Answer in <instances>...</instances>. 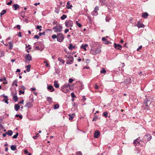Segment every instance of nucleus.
Returning <instances> with one entry per match:
<instances>
[{
	"instance_id": "f257e3e1",
	"label": "nucleus",
	"mask_w": 155,
	"mask_h": 155,
	"mask_svg": "<svg viewBox=\"0 0 155 155\" xmlns=\"http://www.w3.org/2000/svg\"><path fill=\"white\" fill-rule=\"evenodd\" d=\"M150 104V98H146L144 100L143 105L141 107L143 109L149 110L150 108L148 104Z\"/></svg>"
},
{
	"instance_id": "f03ea898",
	"label": "nucleus",
	"mask_w": 155,
	"mask_h": 155,
	"mask_svg": "<svg viewBox=\"0 0 155 155\" xmlns=\"http://www.w3.org/2000/svg\"><path fill=\"white\" fill-rule=\"evenodd\" d=\"M131 78L130 77H126L124 78V81L123 82H121L120 84H124L126 85H129L131 84Z\"/></svg>"
},
{
	"instance_id": "7ed1b4c3",
	"label": "nucleus",
	"mask_w": 155,
	"mask_h": 155,
	"mask_svg": "<svg viewBox=\"0 0 155 155\" xmlns=\"http://www.w3.org/2000/svg\"><path fill=\"white\" fill-rule=\"evenodd\" d=\"M101 52V50L99 48H91L90 50V53L92 55H96L99 53Z\"/></svg>"
},
{
	"instance_id": "20e7f679",
	"label": "nucleus",
	"mask_w": 155,
	"mask_h": 155,
	"mask_svg": "<svg viewBox=\"0 0 155 155\" xmlns=\"http://www.w3.org/2000/svg\"><path fill=\"white\" fill-rule=\"evenodd\" d=\"M64 37L62 34L61 33H58L57 41L58 42H61L64 40Z\"/></svg>"
},
{
	"instance_id": "39448f33",
	"label": "nucleus",
	"mask_w": 155,
	"mask_h": 155,
	"mask_svg": "<svg viewBox=\"0 0 155 155\" xmlns=\"http://www.w3.org/2000/svg\"><path fill=\"white\" fill-rule=\"evenodd\" d=\"M73 60L74 59L73 57L72 56L70 55L68 56L67 58L66 63L68 64H72L73 63Z\"/></svg>"
},
{
	"instance_id": "423d86ee",
	"label": "nucleus",
	"mask_w": 155,
	"mask_h": 155,
	"mask_svg": "<svg viewBox=\"0 0 155 155\" xmlns=\"http://www.w3.org/2000/svg\"><path fill=\"white\" fill-rule=\"evenodd\" d=\"M152 138V136L150 134H146L144 137V139L145 140H143V141L144 142H145L149 141L151 140Z\"/></svg>"
},
{
	"instance_id": "0eeeda50",
	"label": "nucleus",
	"mask_w": 155,
	"mask_h": 155,
	"mask_svg": "<svg viewBox=\"0 0 155 155\" xmlns=\"http://www.w3.org/2000/svg\"><path fill=\"white\" fill-rule=\"evenodd\" d=\"M25 62L28 63H29L30 62V61L32 60V57L29 54H27L25 56Z\"/></svg>"
},
{
	"instance_id": "6e6552de",
	"label": "nucleus",
	"mask_w": 155,
	"mask_h": 155,
	"mask_svg": "<svg viewBox=\"0 0 155 155\" xmlns=\"http://www.w3.org/2000/svg\"><path fill=\"white\" fill-rule=\"evenodd\" d=\"M73 24V22L70 20H68L65 22V25L67 28L71 27Z\"/></svg>"
},
{
	"instance_id": "1a4fd4ad",
	"label": "nucleus",
	"mask_w": 155,
	"mask_h": 155,
	"mask_svg": "<svg viewBox=\"0 0 155 155\" xmlns=\"http://www.w3.org/2000/svg\"><path fill=\"white\" fill-rule=\"evenodd\" d=\"M139 138H137L134 141V143L135 146H137L140 144V141L139 140Z\"/></svg>"
},
{
	"instance_id": "9d476101",
	"label": "nucleus",
	"mask_w": 155,
	"mask_h": 155,
	"mask_svg": "<svg viewBox=\"0 0 155 155\" xmlns=\"http://www.w3.org/2000/svg\"><path fill=\"white\" fill-rule=\"evenodd\" d=\"M114 47L116 49L121 50L122 48L121 45L119 44H117L116 43L114 44Z\"/></svg>"
},
{
	"instance_id": "9b49d317",
	"label": "nucleus",
	"mask_w": 155,
	"mask_h": 155,
	"mask_svg": "<svg viewBox=\"0 0 155 155\" xmlns=\"http://www.w3.org/2000/svg\"><path fill=\"white\" fill-rule=\"evenodd\" d=\"M100 133L98 130H96L94 133V137L95 138H98L99 137Z\"/></svg>"
},
{
	"instance_id": "f8f14e48",
	"label": "nucleus",
	"mask_w": 155,
	"mask_h": 155,
	"mask_svg": "<svg viewBox=\"0 0 155 155\" xmlns=\"http://www.w3.org/2000/svg\"><path fill=\"white\" fill-rule=\"evenodd\" d=\"M136 25L138 28H144L145 26V25L140 22V21H138Z\"/></svg>"
},
{
	"instance_id": "ddd939ff",
	"label": "nucleus",
	"mask_w": 155,
	"mask_h": 155,
	"mask_svg": "<svg viewBox=\"0 0 155 155\" xmlns=\"http://www.w3.org/2000/svg\"><path fill=\"white\" fill-rule=\"evenodd\" d=\"M33 105L30 102H27L25 107H28V108H31L33 107Z\"/></svg>"
},
{
	"instance_id": "4468645a",
	"label": "nucleus",
	"mask_w": 155,
	"mask_h": 155,
	"mask_svg": "<svg viewBox=\"0 0 155 155\" xmlns=\"http://www.w3.org/2000/svg\"><path fill=\"white\" fill-rule=\"evenodd\" d=\"M47 88L48 90L51 92H53L54 90L53 86L52 85L48 86Z\"/></svg>"
},
{
	"instance_id": "2eb2a0df",
	"label": "nucleus",
	"mask_w": 155,
	"mask_h": 155,
	"mask_svg": "<svg viewBox=\"0 0 155 155\" xmlns=\"http://www.w3.org/2000/svg\"><path fill=\"white\" fill-rule=\"evenodd\" d=\"M17 92H15L14 94V95L13 97V100L15 102H16L18 100V97L17 96Z\"/></svg>"
},
{
	"instance_id": "dca6fc26",
	"label": "nucleus",
	"mask_w": 155,
	"mask_h": 155,
	"mask_svg": "<svg viewBox=\"0 0 155 155\" xmlns=\"http://www.w3.org/2000/svg\"><path fill=\"white\" fill-rule=\"evenodd\" d=\"M148 15V14L146 12L143 13L141 15L142 17L145 18H147Z\"/></svg>"
},
{
	"instance_id": "f3484780",
	"label": "nucleus",
	"mask_w": 155,
	"mask_h": 155,
	"mask_svg": "<svg viewBox=\"0 0 155 155\" xmlns=\"http://www.w3.org/2000/svg\"><path fill=\"white\" fill-rule=\"evenodd\" d=\"M54 86L56 88H58L59 87V85L58 83V81H54Z\"/></svg>"
},
{
	"instance_id": "a211bd4d",
	"label": "nucleus",
	"mask_w": 155,
	"mask_h": 155,
	"mask_svg": "<svg viewBox=\"0 0 155 155\" xmlns=\"http://www.w3.org/2000/svg\"><path fill=\"white\" fill-rule=\"evenodd\" d=\"M47 101L48 102L49 104H51L52 103V99L50 97H47Z\"/></svg>"
},
{
	"instance_id": "6ab92c4d",
	"label": "nucleus",
	"mask_w": 155,
	"mask_h": 155,
	"mask_svg": "<svg viewBox=\"0 0 155 155\" xmlns=\"http://www.w3.org/2000/svg\"><path fill=\"white\" fill-rule=\"evenodd\" d=\"M75 46L71 44H70L69 46H68L69 49L71 50H72L73 49L75 48Z\"/></svg>"
},
{
	"instance_id": "aec40b11",
	"label": "nucleus",
	"mask_w": 155,
	"mask_h": 155,
	"mask_svg": "<svg viewBox=\"0 0 155 155\" xmlns=\"http://www.w3.org/2000/svg\"><path fill=\"white\" fill-rule=\"evenodd\" d=\"M1 96L4 98V99L2 100V101L4 102L5 101H8V97L7 96H5L4 94L2 95Z\"/></svg>"
},
{
	"instance_id": "412c9836",
	"label": "nucleus",
	"mask_w": 155,
	"mask_h": 155,
	"mask_svg": "<svg viewBox=\"0 0 155 155\" xmlns=\"http://www.w3.org/2000/svg\"><path fill=\"white\" fill-rule=\"evenodd\" d=\"M88 45L86 44H85L84 45H82L81 47V48L83 49L84 51H86L87 50L86 47H87Z\"/></svg>"
},
{
	"instance_id": "4be33fe9",
	"label": "nucleus",
	"mask_w": 155,
	"mask_h": 155,
	"mask_svg": "<svg viewBox=\"0 0 155 155\" xmlns=\"http://www.w3.org/2000/svg\"><path fill=\"white\" fill-rule=\"evenodd\" d=\"M12 7L14 8L15 10H16L17 9L19 8V6L17 4H14L12 5Z\"/></svg>"
},
{
	"instance_id": "5701e85b",
	"label": "nucleus",
	"mask_w": 155,
	"mask_h": 155,
	"mask_svg": "<svg viewBox=\"0 0 155 155\" xmlns=\"http://www.w3.org/2000/svg\"><path fill=\"white\" fill-rule=\"evenodd\" d=\"M20 106L18 104H16L15 105V110L16 111H18V110L20 109Z\"/></svg>"
},
{
	"instance_id": "b1692460",
	"label": "nucleus",
	"mask_w": 155,
	"mask_h": 155,
	"mask_svg": "<svg viewBox=\"0 0 155 155\" xmlns=\"http://www.w3.org/2000/svg\"><path fill=\"white\" fill-rule=\"evenodd\" d=\"M67 5H66V8L68 9H71L72 7V5H70L69 2H68L67 3Z\"/></svg>"
},
{
	"instance_id": "393cba45",
	"label": "nucleus",
	"mask_w": 155,
	"mask_h": 155,
	"mask_svg": "<svg viewBox=\"0 0 155 155\" xmlns=\"http://www.w3.org/2000/svg\"><path fill=\"white\" fill-rule=\"evenodd\" d=\"M13 42L12 41H11L9 42V49L10 50H11L12 49L13 46Z\"/></svg>"
},
{
	"instance_id": "a878e982",
	"label": "nucleus",
	"mask_w": 155,
	"mask_h": 155,
	"mask_svg": "<svg viewBox=\"0 0 155 155\" xmlns=\"http://www.w3.org/2000/svg\"><path fill=\"white\" fill-rule=\"evenodd\" d=\"M100 2L101 3V5H106V3L105 0H99Z\"/></svg>"
},
{
	"instance_id": "bb28decb",
	"label": "nucleus",
	"mask_w": 155,
	"mask_h": 155,
	"mask_svg": "<svg viewBox=\"0 0 155 155\" xmlns=\"http://www.w3.org/2000/svg\"><path fill=\"white\" fill-rule=\"evenodd\" d=\"M7 134L9 136H11L13 134V131L11 130H8L7 132Z\"/></svg>"
},
{
	"instance_id": "cd10ccee",
	"label": "nucleus",
	"mask_w": 155,
	"mask_h": 155,
	"mask_svg": "<svg viewBox=\"0 0 155 155\" xmlns=\"http://www.w3.org/2000/svg\"><path fill=\"white\" fill-rule=\"evenodd\" d=\"M68 116H69V120H72L73 118L75 116V114H69Z\"/></svg>"
},
{
	"instance_id": "c85d7f7f",
	"label": "nucleus",
	"mask_w": 155,
	"mask_h": 155,
	"mask_svg": "<svg viewBox=\"0 0 155 155\" xmlns=\"http://www.w3.org/2000/svg\"><path fill=\"white\" fill-rule=\"evenodd\" d=\"M65 88H67L69 87V88L71 90V86H70L69 84L68 83H65L63 86Z\"/></svg>"
},
{
	"instance_id": "c756f323",
	"label": "nucleus",
	"mask_w": 155,
	"mask_h": 155,
	"mask_svg": "<svg viewBox=\"0 0 155 155\" xmlns=\"http://www.w3.org/2000/svg\"><path fill=\"white\" fill-rule=\"evenodd\" d=\"M10 148L12 150L15 151L16 149V147L15 145H12L11 146Z\"/></svg>"
},
{
	"instance_id": "7c9ffc66",
	"label": "nucleus",
	"mask_w": 155,
	"mask_h": 155,
	"mask_svg": "<svg viewBox=\"0 0 155 155\" xmlns=\"http://www.w3.org/2000/svg\"><path fill=\"white\" fill-rule=\"evenodd\" d=\"M18 82V81L17 79L15 80H14L12 84V85L13 86V85H15L16 86H17L18 85L17 84V83Z\"/></svg>"
},
{
	"instance_id": "2f4dec72",
	"label": "nucleus",
	"mask_w": 155,
	"mask_h": 155,
	"mask_svg": "<svg viewBox=\"0 0 155 155\" xmlns=\"http://www.w3.org/2000/svg\"><path fill=\"white\" fill-rule=\"evenodd\" d=\"M57 26V27L56 26L53 27V29H61L62 28V27L60 25H58Z\"/></svg>"
},
{
	"instance_id": "473e14b6",
	"label": "nucleus",
	"mask_w": 155,
	"mask_h": 155,
	"mask_svg": "<svg viewBox=\"0 0 155 155\" xmlns=\"http://www.w3.org/2000/svg\"><path fill=\"white\" fill-rule=\"evenodd\" d=\"M58 60L60 62H61L62 64H64L65 63V61L61 58H58Z\"/></svg>"
},
{
	"instance_id": "72a5a7b5",
	"label": "nucleus",
	"mask_w": 155,
	"mask_h": 155,
	"mask_svg": "<svg viewBox=\"0 0 155 155\" xmlns=\"http://www.w3.org/2000/svg\"><path fill=\"white\" fill-rule=\"evenodd\" d=\"M108 113L107 112H104L103 114V116L106 118L108 117Z\"/></svg>"
},
{
	"instance_id": "f704fd0d",
	"label": "nucleus",
	"mask_w": 155,
	"mask_h": 155,
	"mask_svg": "<svg viewBox=\"0 0 155 155\" xmlns=\"http://www.w3.org/2000/svg\"><path fill=\"white\" fill-rule=\"evenodd\" d=\"M98 12H97V11H93L92 12V14L93 15H98Z\"/></svg>"
},
{
	"instance_id": "c9c22d12",
	"label": "nucleus",
	"mask_w": 155,
	"mask_h": 155,
	"mask_svg": "<svg viewBox=\"0 0 155 155\" xmlns=\"http://www.w3.org/2000/svg\"><path fill=\"white\" fill-rule=\"evenodd\" d=\"M94 117L92 120L93 121H96L97 120L96 117H98V116H97L96 115V113H94Z\"/></svg>"
},
{
	"instance_id": "e433bc0d",
	"label": "nucleus",
	"mask_w": 155,
	"mask_h": 155,
	"mask_svg": "<svg viewBox=\"0 0 155 155\" xmlns=\"http://www.w3.org/2000/svg\"><path fill=\"white\" fill-rule=\"evenodd\" d=\"M6 11H7L6 9L3 10L0 13L1 16L4 15L6 13Z\"/></svg>"
},
{
	"instance_id": "4c0bfd02",
	"label": "nucleus",
	"mask_w": 155,
	"mask_h": 155,
	"mask_svg": "<svg viewBox=\"0 0 155 155\" xmlns=\"http://www.w3.org/2000/svg\"><path fill=\"white\" fill-rule=\"evenodd\" d=\"M40 136V135L38 133H37L36 134V135L35 136H34L33 137V138L34 139H37L38 137Z\"/></svg>"
},
{
	"instance_id": "58836bf2",
	"label": "nucleus",
	"mask_w": 155,
	"mask_h": 155,
	"mask_svg": "<svg viewBox=\"0 0 155 155\" xmlns=\"http://www.w3.org/2000/svg\"><path fill=\"white\" fill-rule=\"evenodd\" d=\"M67 15H63L61 17V19L64 20L67 18Z\"/></svg>"
},
{
	"instance_id": "ea45409f",
	"label": "nucleus",
	"mask_w": 155,
	"mask_h": 155,
	"mask_svg": "<svg viewBox=\"0 0 155 155\" xmlns=\"http://www.w3.org/2000/svg\"><path fill=\"white\" fill-rule=\"evenodd\" d=\"M104 43L106 45H108V44H111V42L107 40L104 42Z\"/></svg>"
},
{
	"instance_id": "a19ab883",
	"label": "nucleus",
	"mask_w": 155,
	"mask_h": 155,
	"mask_svg": "<svg viewBox=\"0 0 155 155\" xmlns=\"http://www.w3.org/2000/svg\"><path fill=\"white\" fill-rule=\"evenodd\" d=\"M18 133H17L15 135H14L12 137V138L13 139H16V138H17V137H18Z\"/></svg>"
},
{
	"instance_id": "79ce46f5",
	"label": "nucleus",
	"mask_w": 155,
	"mask_h": 155,
	"mask_svg": "<svg viewBox=\"0 0 155 155\" xmlns=\"http://www.w3.org/2000/svg\"><path fill=\"white\" fill-rule=\"evenodd\" d=\"M25 12H20V15L22 17H24L25 16Z\"/></svg>"
},
{
	"instance_id": "37998d69",
	"label": "nucleus",
	"mask_w": 155,
	"mask_h": 155,
	"mask_svg": "<svg viewBox=\"0 0 155 155\" xmlns=\"http://www.w3.org/2000/svg\"><path fill=\"white\" fill-rule=\"evenodd\" d=\"M58 34L57 35H54L52 36V38L53 39H54L56 38H57Z\"/></svg>"
},
{
	"instance_id": "c03bdc74",
	"label": "nucleus",
	"mask_w": 155,
	"mask_h": 155,
	"mask_svg": "<svg viewBox=\"0 0 155 155\" xmlns=\"http://www.w3.org/2000/svg\"><path fill=\"white\" fill-rule=\"evenodd\" d=\"M76 24L79 28H81L82 26L77 21H76Z\"/></svg>"
},
{
	"instance_id": "a18cd8bd",
	"label": "nucleus",
	"mask_w": 155,
	"mask_h": 155,
	"mask_svg": "<svg viewBox=\"0 0 155 155\" xmlns=\"http://www.w3.org/2000/svg\"><path fill=\"white\" fill-rule=\"evenodd\" d=\"M59 107V105L58 104H56L54 105V109H57Z\"/></svg>"
},
{
	"instance_id": "49530a36",
	"label": "nucleus",
	"mask_w": 155,
	"mask_h": 155,
	"mask_svg": "<svg viewBox=\"0 0 155 155\" xmlns=\"http://www.w3.org/2000/svg\"><path fill=\"white\" fill-rule=\"evenodd\" d=\"M15 117H19V118L20 119H22V116L21 115H20L19 114H16L15 115Z\"/></svg>"
},
{
	"instance_id": "de8ad7c7",
	"label": "nucleus",
	"mask_w": 155,
	"mask_h": 155,
	"mask_svg": "<svg viewBox=\"0 0 155 155\" xmlns=\"http://www.w3.org/2000/svg\"><path fill=\"white\" fill-rule=\"evenodd\" d=\"M71 96L72 98H74L76 97V96L74 95V93L73 92H72L71 93Z\"/></svg>"
},
{
	"instance_id": "09e8293b",
	"label": "nucleus",
	"mask_w": 155,
	"mask_h": 155,
	"mask_svg": "<svg viewBox=\"0 0 155 155\" xmlns=\"http://www.w3.org/2000/svg\"><path fill=\"white\" fill-rule=\"evenodd\" d=\"M106 72V70L104 68H102V70L101 71V73H104Z\"/></svg>"
},
{
	"instance_id": "8fccbe9b",
	"label": "nucleus",
	"mask_w": 155,
	"mask_h": 155,
	"mask_svg": "<svg viewBox=\"0 0 155 155\" xmlns=\"http://www.w3.org/2000/svg\"><path fill=\"white\" fill-rule=\"evenodd\" d=\"M19 94L20 95L21 94H24V93H25V91H22L21 90H20L19 91Z\"/></svg>"
},
{
	"instance_id": "3c124183",
	"label": "nucleus",
	"mask_w": 155,
	"mask_h": 155,
	"mask_svg": "<svg viewBox=\"0 0 155 155\" xmlns=\"http://www.w3.org/2000/svg\"><path fill=\"white\" fill-rule=\"evenodd\" d=\"M55 73L56 74H59L60 73V71L58 69H56Z\"/></svg>"
},
{
	"instance_id": "603ef678",
	"label": "nucleus",
	"mask_w": 155,
	"mask_h": 155,
	"mask_svg": "<svg viewBox=\"0 0 155 155\" xmlns=\"http://www.w3.org/2000/svg\"><path fill=\"white\" fill-rule=\"evenodd\" d=\"M12 1L11 0L10 1V2H8L6 4L8 5H10L12 4Z\"/></svg>"
},
{
	"instance_id": "864d4df0",
	"label": "nucleus",
	"mask_w": 155,
	"mask_h": 155,
	"mask_svg": "<svg viewBox=\"0 0 155 155\" xmlns=\"http://www.w3.org/2000/svg\"><path fill=\"white\" fill-rule=\"evenodd\" d=\"M76 155H82V153L80 151H78L76 153Z\"/></svg>"
},
{
	"instance_id": "5fc2aeb1",
	"label": "nucleus",
	"mask_w": 155,
	"mask_h": 155,
	"mask_svg": "<svg viewBox=\"0 0 155 155\" xmlns=\"http://www.w3.org/2000/svg\"><path fill=\"white\" fill-rule=\"evenodd\" d=\"M6 81V78L5 77H4L3 79H2V78L0 79V81Z\"/></svg>"
},
{
	"instance_id": "6e6d98bb",
	"label": "nucleus",
	"mask_w": 155,
	"mask_h": 155,
	"mask_svg": "<svg viewBox=\"0 0 155 155\" xmlns=\"http://www.w3.org/2000/svg\"><path fill=\"white\" fill-rule=\"evenodd\" d=\"M45 35V32H43L42 33L41 32H39V36H41L42 35Z\"/></svg>"
},
{
	"instance_id": "4d7b16f0",
	"label": "nucleus",
	"mask_w": 155,
	"mask_h": 155,
	"mask_svg": "<svg viewBox=\"0 0 155 155\" xmlns=\"http://www.w3.org/2000/svg\"><path fill=\"white\" fill-rule=\"evenodd\" d=\"M98 10H99L98 6H96L94 8V11H97Z\"/></svg>"
},
{
	"instance_id": "13d9d810",
	"label": "nucleus",
	"mask_w": 155,
	"mask_h": 155,
	"mask_svg": "<svg viewBox=\"0 0 155 155\" xmlns=\"http://www.w3.org/2000/svg\"><path fill=\"white\" fill-rule=\"evenodd\" d=\"M18 35L20 37H22V36L21 35V32H18Z\"/></svg>"
},
{
	"instance_id": "bf43d9fd",
	"label": "nucleus",
	"mask_w": 155,
	"mask_h": 155,
	"mask_svg": "<svg viewBox=\"0 0 155 155\" xmlns=\"http://www.w3.org/2000/svg\"><path fill=\"white\" fill-rule=\"evenodd\" d=\"M34 101V100L33 98H30V101L29 102L32 103Z\"/></svg>"
},
{
	"instance_id": "052dcab7",
	"label": "nucleus",
	"mask_w": 155,
	"mask_h": 155,
	"mask_svg": "<svg viewBox=\"0 0 155 155\" xmlns=\"http://www.w3.org/2000/svg\"><path fill=\"white\" fill-rule=\"evenodd\" d=\"M74 81V80L72 78H70L69 80V82L70 83H71Z\"/></svg>"
},
{
	"instance_id": "680f3d73",
	"label": "nucleus",
	"mask_w": 155,
	"mask_h": 155,
	"mask_svg": "<svg viewBox=\"0 0 155 155\" xmlns=\"http://www.w3.org/2000/svg\"><path fill=\"white\" fill-rule=\"evenodd\" d=\"M84 85L83 84H81V88H80V90H82L84 88Z\"/></svg>"
},
{
	"instance_id": "e2e57ef3",
	"label": "nucleus",
	"mask_w": 155,
	"mask_h": 155,
	"mask_svg": "<svg viewBox=\"0 0 155 155\" xmlns=\"http://www.w3.org/2000/svg\"><path fill=\"white\" fill-rule=\"evenodd\" d=\"M24 153L25 154H27L28 153V150H24Z\"/></svg>"
},
{
	"instance_id": "0e129e2a",
	"label": "nucleus",
	"mask_w": 155,
	"mask_h": 155,
	"mask_svg": "<svg viewBox=\"0 0 155 155\" xmlns=\"http://www.w3.org/2000/svg\"><path fill=\"white\" fill-rule=\"evenodd\" d=\"M34 37L35 38H36V39H39L40 38L39 36H38L37 35H35L34 36Z\"/></svg>"
},
{
	"instance_id": "69168bd1",
	"label": "nucleus",
	"mask_w": 155,
	"mask_h": 155,
	"mask_svg": "<svg viewBox=\"0 0 155 155\" xmlns=\"http://www.w3.org/2000/svg\"><path fill=\"white\" fill-rule=\"evenodd\" d=\"M41 28H42V26L41 25H37L36 26L37 29H40Z\"/></svg>"
},
{
	"instance_id": "338daca9",
	"label": "nucleus",
	"mask_w": 155,
	"mask_h": 155,
	"mask_svg": "<svg viewBox=\"0 0 155 155\" xmlns=\"http://www.w3.org/2000/svg\"><path fill=\"white\" fill-rule=\"evenodd\" d=\"M105 19L106 21L108 22L109 21L110 18L108 17H107Z\"/></svg>"
},
{
	"instance_id": "774afa93",
	"label": "nucleus",
	"mask_w": 155,
	"mask_h": 155,
	"mask_svg": "<svg viewBox=\"0 0 155 155\" xmlns=\"http://www.w3.org/2000/svg\"><path fill=\"white\" fill-rule=\"evenodd\" d=\"M102 40L104 42L107 40V39L105 37H103L102 38Z\"/></svg>"
}]
</instances>
